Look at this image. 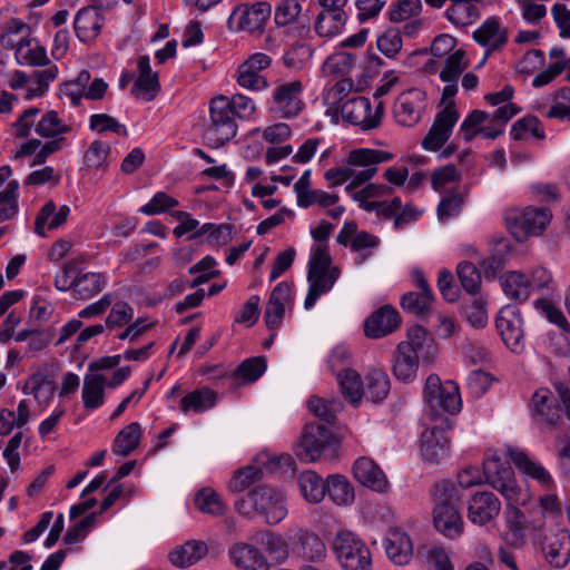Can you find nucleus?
<instances>
[{
    "mask_svg": "<svg viewBox=\"0 0 570 570\" xmlns=\"http://www.w3.org/2000/svg\"><path fill=\"white\" fill-rule=\"evenodd\" d=\"M423 395L430 424L421 434V454L424 461L439 463L449 450L445 431L450 429V423L445 414H456L462 407L459 386L452 381L442 383L436 374H430Z\"/></svg>",
    "mask_w": 570,
    "mask_h": 570,
    "instance_id": "obj_1",
    "label": "nucleus"
},
{
    "mask_svg": "<svg viewBox=\"0 0 570 570\" xmlns=\"http://www.w3.org/2000/svg\"><path fill=\"white\" fill-rule=\"evenodd\" d=\"M393 159V154L381 149L356 148L350 151L345 163L333 167L324 174V178L336 187L348 179L351 183L345 187L346 193H351L358 186L365 184L374 177L377 171V165Z\"/></svg>",
    "mask_w": 570,
    "mask_h": 570,
    "instance_id": "obj_2",
    "label": "nucleus"
},
{
    "mask_svg": "<svg viewBox=\"0 0 570 570\" xmlns=\"http://www.w3.org/2000/svg\"><path fill=\"white\" fill-rule=\"evenodd\" d=\"M238 513L248 519L259 515L267 524H277L287 515L285 497L279 490L258 484L234 503Z\"/></svg>",
    "mask_w": 570,
    "mask_h": 570,
    "instance_id": "obj_3",
    "label": "nucleus"
},
{
    "mask_svg": "<svg viewBox=\"0 0 570 570\" xmlns=\"http://www.w3.org/2000/svg\"><path fill=\"white\" fill-rule=\"evenodd\" d=\"M433 499L435 529L449 539L458 538L463 532V520L458 509L461 500L460 489L452 481L442 480L434 485Z\"/></svg>",
    "mask_w": 570,
    "mask_h": 570,
    "instance_id": "obj_4",
    "label": "nucleus"
},
{
    "mask_svg": "<svg viewBox=\"0 0 570 570\" xmlns=\"http://www.w3.org/2000/svg\"><path fill=\"white\" fill-rule=\"evenodd\" d=\"M331 262L326 245L318 244L313 248L307 271L308 292L304 302L306 309H311L338 279L341 271L337 266H332Z\"/></svg>",
    "mask_w": 570,
    "mask_h": 570,
    "instance_id": "obj_5",
    "label": "nucleus"
},
{
    "mask_svg": "<svg viewBox=\"0 0 570 570\" xmlns=\"http://www.w3.org/2000/svg\"><path fill=\"white\" fill-rule=\"evenodd\" d=\"M331 549L343 570H372L373 568L370 548L352 531H337L332 539Z\"/></svg>",
    "mask_w": 570,
    "mask_h": 570,
    "instance_id": "obj_6",
    "label": "nucleus"
},
{
    "mask_svg": "<svg viewBox=\"0 0 570 570\" xmlns=\"http://www.w3.org/2000/svg\"><path fill=\"white\" fill-rule=\"evenodd\" d=\"M237 134V122L229 100L218 96L209 102V119L205 122L204 138L210 147L219 148Z\"/></svg>",
    "mask_w": 570,
    "mask_h": 570,
    "instance_id": "obj_7",
    "label": "nucleus"
},
{
    "mask_svg": "<svg viewBox=\"0 0 570 570\" xmlns=\"http://www.w3.org/2000/svg\"><path fill=\"white\" fill-rule=\"evenodd\" d=\"M484 481L507 502L529 500V494L518 485L514 471L508 461L502 460L495 452L488 453L483 461Z\"/></svg>",
    "mask_w": 570,
    "mask_h": 570,
    "instance_id": "obj_8",
    "label": "nucleus"
},
{
    "mask_svg": "<svg viewBox=\"0 0 570 570\" xmlns=\"http://www.w3.org/2000/svg\"><path fill=\"white\" fill-rule=\"evenodd\" d=\"M303 83L299 80L277 81L267 100L268 112L276 118L292 119L304 108Z\"/></svg>",
    "mask_w": 570,
    "mask_h": 570,
    "instance_id": "obj_9",
    "label": "nucleus"
},
{
    "mask_svg": "<svg viewBox=\"0 0 570 570\" xmlns=\"http://www.w3.org/2000/svg\"><path fill=\"white\" fill-rule=\"evenodd\" d=\"M543 559L553 568H564L570 561V531L562 524L556 523L548 528L544 534L533 538Z\"/></svg>",
    "mask_w": 570,
    "mask_h": 570,
    "instance_id": "obj_10",
    "label": "nucleus"
},
{
    "mask_svg": "<svg viewBox=\"0 0 570 570\" xmlns=\"http://www.w3.org/2000/svg\"><path fill=\"white\" fill-rule=\"evenodd\" d=\"M551 218L552 214L549 208L529 206L522 210L510 213L505 222L515 239L522 242L530 236L541 235Z\"/></svg>",
    "mask_w": 570,
    "mask_h": 570,
    "instance_id": "obj_11",
    "label": "nucleus"
},
{
    "mask_svg": "<svg viewBox=\"0 0 570 570\" xmlns=\"http://www.w3.org/2000/svg\"><path fill=\"white\" fill-rule=\"evenodd\" d=\"M272 8L268 2L240 3L236 6L227 19L230 31H246L250 35H261L271 17Z\"/></svg>",
    "mask_w": 570,
    "mask_h": 570,
    "instance_id": "obj_12",
    "label": "nucleus"
},
{
    "mask_svg": "<svg viewBox=\"0 0 570 570\" xmlns=\"http://www.w3.org/2000/svg\"><path fill=\"white\" fill-rule=\"evenodd\" d=\"M334 443L335 438L324 423L311 422L305 425L295 445V454L305 463L315 462Z\"/></svg>",
    "mask_w": 570,
    "mask_h": 570,
    "instance_id": "obj_13",
    "label": "nucleus"
},
{
    "mask_svg": "<svg viewBox=\"0 0 570 570\" xmlns=\"http://www.w3.org/2000/svg\"><path fill=\"white\" fill-rule=\"evenodd\" d=\"M533 422L548 430L561 429L563 421L558 399L548 389H539L534 392L530 404Z\"/></svg>",
    "mask_w": 570,
    "mask_h": 570,
    "instance_id": "obj_14",
    "label": "nucleus"
},
{
    "mask_svg": "<svg viewBox=\"0 0 570 570\" xmlns=\"http://www.w3.org/2000/svg\"><path fill=\"white\" fill-rule=\"evenodd\" d=\"M342 117L352 125L360 126L363 130L379 126L383 114V102L380 101L372 111L371 101L366 97H352L340 105Z\"/></svg>",
    "mask_w": 570,
    "mask_h": 570,
    "instance_id": "obj_15",
    "label": "nucleus"
},
{
    "mask_svg": "<svg viewBox=\"0 0 570 570\" xmlns=\"http://www.w3.org/2000/svg\"><path fill=\"white\" fill-rule=\"evenodd\" d=\"M459 119V112L455 106L450 102L440 110L434 121L422 140L423 149L428 151L439 150L450 138L453 127Z\"/></svg>",
    "mask_w": 570,
    "mask_h": 570,
    "instance_id": "obj_16",
    "label": "nucleus"
},
{
    "mask_svg": "<svg viewBox=\"0 0 570 570\" xmlns=\"http://www.w3.org/2000/svg\"><path fill=\"white\" fill-rule=\"evenodd\" d=\"M523 320L514 307L502 308L495 320L497 330L507 347L514 353L524 348Z\"/></svg>",
    "mask_w": 570,
    "mask_h": 570,
    "instance_id": "obj_17",
    "label": "nucleus"
},
{
    "mask_svg": "<svg viewBox=\"0 0 570 570\" xmlns=\"http://www.w3.org/2000/svg\"><path fill=\"white\" fill-rule=\"evenodd\" d=\"M425 107V92L412 88L397 97L393 109L394 118L399 125L412 127L421 120Z\"/></svg>",
    "mask_w": 570,
    "mask_h": 570,
    "instance_id": "obj_18",
    "label": "nucleus"
},
{
    "mask_svg": "<svg viewBox=\"0 0 570 570\" xmlns=\"http://www.w3.org/2000/svg\"><path fill=\"white\" fill-rule=\"evenodd\" d=\"M501 502L490 491L475 492L468 504V518L478 525L492 522L500 513Z\"/></svg>",
    "mask_w": 570,
    "mask_h": 570,
    "instance_id": "obj_19",
    "label": "nucleus"
},
{
    "mask_svg": "<svg viewBox=\"0 0 570 570\" xmlns=\"http://www.w3.org/2000/svg\"><path fill=\"white\" fill-rule=\"evenodd\" d=\"M138 77L131 88V95L145 101L154 100L160 91L158 73L150 68L149 57L139 56L137 59Z\"/></svg>",
    "mask_w": 570,
    "mask_h": 570,
    "instance_id": "obj_20",
    "label": "nucleus"
},
{
    "mask_svg": "<svg viewBox=\"0 0 570 570\" xmlns=\"http://www.w3.org/2000/svg\"><path fill=\"white\" fill-rule=\"evenodd\" d=\"M104 23L105 17L96 7H83L75 17L76 36L81 42L94 41L100 35Z\"/></svg>",
    "mask_w": 570,
    "mask_h": 570,
    "instance_id": "obj_21",
    "label": "nucleus"
},
{
    "mask_svg": "<svg viewBox=\"0 0 570 570\" xmlns=\"http://www.w3.org/2000/svg\"><path fill=\"white\" fill-rule=\"evenodd\" d=\"M353 474L362 485L376 492H384L389 487L385 473L379 464L370 458H358L353 465Z\"/></svg>",
    "mask_w": 570,
    "mask_h": 570,
    "instance_id": "obj_22",
    "label": "nucleus"
},
{
    "mask_svg": "<svg viewBox=\"0 0 570 570\" xmlns=\"http://www.w3.org/2000/svg\"><path fill=\"white\" fill-rule=\"evenodd\" d=\"M401 323L399 313L391 306H383L365 321V335L380 338L394 332Z\"/></svg>",
    "mask_w": 570,
    "mask_h": 570,
    "instance_id": "obj_23",
    "label": "nucleus"
},
{
    "mask_svg": "<svg viewBox=\"0 0 570 570\" xmlns=\"http://www.w3.org/2000/svg\"><path fill=\"white\" fill-rule=\"evenodd\" d=\"M473 39L487 48V55L502 48L508 41L507 29L501 27L498 18H488L474 32Z\"/></svg>",
    "mask_w": 570,
    "mask_h": 570,
    "instance_id": "obj_24",
    "label": "nucleus"
},
{
    "mask_svg": "<svg viewBox=\"0 0 570 570\" xmlns=\"http://www.w3.org/2000/svg\"><path fill=\"white\" fill-rule=\"evenodd\" d=\"M507 453L523 474L535 480L543 489L550 490L554 485L551 474L540 463L532 461L523 451L509 446Z\"/></svg>",
    "mask_w": 570,
    "mask_h": 570,
    "instance_id": "obj_25",
    "label": "nucleus"
},
{
    "mask_svg": "<svg viewBox=\"0 0 570 570\" xmlns=\"http://www.w3.org/2000/svg\"><path fill=\"white\" fill-rule=\"evenodd\" d=\"M291 298V286L286 282L278 283L271 293L264 320L269 330H276L284 317L285 304Z\"/></svg>",
    "mask_w": 570,
    "mask_h": 570,
    "instance_id": "obj_26",
    "label": "nucleus"
},
{
    "mask_svg": "<svg viewBox=\"0 0 570 570\" xmlns=\"http://www.w3.org/2000/svg\"><path fill=\"white\" fill-rule=\"evenodd\" d=\"M228 554L232 562L240 570H269L266 558L253 544H234Z\"/></svg>",
    "mask_w": 570,
    "mask_h": 570,
    "instance_id": "obj_27",
    "label": "nucleus"
},
{
    "mask_svg": "<svg viewBox=\"0 0 570 570\" xmlns=\"http://www.w3.org/2000/svg\"><path fill=\"white\" fill-rule=\"evenodd\" d=\"M420 355L407 344H399L394 354L393 374L399 381L410 383L416 376Z\"/></svg>",
    "mask_w": 570,
    "mask_h": 570,
    "instance_id": "obj_28",
    "label": "nucleus"
},
{
    "mask_svg": "<svg viewBox=\"0 0 570 570\" xmlns=\"http://www.w3.org/2000/svg\"><path fill=\"white\" fill-rule=\"evenodd\" d=\"M385 551L395 564H406L413 554V546L410 537L397 529L391 530L385 540Z\"/></svg>",
    "mask_w": 570,
    "mask_h": 570,
    "instance_id": "obj_29",
    "label": "nucleus"
},
{
    "mask_svg": "<svg viewBox=\"0 0 570 570\" xmlns=\"http://www.w3.org/2000/svg\"><path fill=\"white\" fill-rule=\"evenodd\" d=\"M216 403L217 393L207 386H203L187 393L180 400L179 410L184 414H200L214 407Z\"/></svg>",
    "mask_w": 570,
    "mask_h": 570,
    "instance_id": "obj_30",
    "label": "nucleus"
},
{
    "mask_svg": "<svg viewBox=\"0 0 570 570\" xmlns=\"http://www.w3.org/2000/svg\"><path fill=\"white\" fill-rule=\"evenodd\" d=\"M70 214V208L62 205L56 212V204L52 200L47 202L39 210L35 222V233L40 237H46L45 226L49 229H56L63 225Z\"/></svg>",
    "mask_w": 570,
    "mask_h": 570,
    "instance_id": "obj_31",
    "label": "nucleus"
},
{
    "mask_svg": "<svg viewBox=\"0 0 570 570\" xmlns=\"http://www.w3.org/2000/svg\"><path fill=\"white\" fill-rule=\"evenodd\" d=\"M207 553L208 547L205 542L190 540L179 547H176L169 553V560L176 567L187 568L197 563Z\"/></svg>",
    "mask_w": 570,
    "mask_h": 570,
    "instance_id": "obj_32",
    "label": "nucleus"
},
{
    "mask_svg": "<svg viewBox=\"0 0 570 570\" xmlns=\"http://www.w3.org/2000/svg\"><path fill=\"white\" fill-rule=\"evenodd\" d=\"M503 293L512 301L524 302L531 291L529 278L517 271L507 272L500 276Z\"/></svg>",
    "mask_w": 570,
    "mask_h": 570,
    "instance_id": "obj_33",
    "label": "nucleus"
},
{
    "mask_svg": "<svg viewBox=\"0 0 570 570\" xmlns=\"http://www.w3.org/2000/svg\"><path fill=\"white\" fill-rule=\"evenodd\" d=\"M390 379L382 370H372L365 376V385L362 391L365 399L373 403H381L390 393Z\"/></svg>",
    "mask_w": 570,
    "mask_h": 570,
    "instance_id": "obj_34",
    "label": "nucleus"
},
{
    "mask_svg": "<svg viewBox=\"0 0 570 570\" xmlns=\"http://www.w3.org/2000/svg\"><path fill=\"white\" fill-rule=\"evenodd\" d=\"M480 1L481 0H452V4L445 11V17L455 26L471 24L480 17L478 8Z\"/></svg>",
    "mask_w": 570,
    "mask_h": 570,
    "instance_id": "obj_35",
    "label": "nucleus"
},
{
    "mask_svg": "<svg viewBox=\"0 0 570 570\" xmlns=\"http://www.w3.org/2000/svg\"><path fill=\"white\" fill-rule=\"evenodd\" d=\"M30 421V409L26 400L18 403L17 411L0 409V435H9L14 428L22 429Z\"/></svg>",
    "mask_w": 570,
    "mask_h": 570,
    "instance_id": "obj_36",
    "label": "nucleus"
},
{
    "mask_svg": "<svg viewBox=\"0 0 570 570\" xmlns=\"http://www.w3.org/2000/svg\"><path fill=\"white\" fill-rule=\"evenodd\" d=\"M106 377L101 374H87L83 379L82 402L87 410L98 409L105 400Z\"/></svg>",
    "mask_w": 570,
    "mask_h": 570,
    "instance_id": "obj_37",
    "label": "nucleus"
},
{
    "mask_svg": "<svg viewBox=\"0 0 570 570\" xmlns=\"http://www.w3.org/2000/svg\"><path fill=\"white\" fill-rule=\"evenodd\" d=\"M302 7L297 0H281L275 10V22L277 26H287L293 22L301 24L299 35L308 30V18L299 16Z\"/></svg>",
    "mask_w": 570,
    "mask_h": 570,
    "instance_id": "obj_38",
    "label": "nucleus"
},
{
    "mask_svg": "<svg viewBox=\"0 0 570 570\" xmlns=\"http://www.w3.org/2000/svg\"><path fill=\"white\" fill-rule=\"evenodd\" d=\"M297 553L306 561L320 562L326 557V546L316 533L303 531L298 534Z\"/></svg>",
    "mask_w": 570,
    "mask_h": 570,
    "instance_id": "obj_39",
    "label": "nucleus"
},
{
    "mask_svg": "<svg viewBox=\"0 0 570 570\" xmlns=\"http://www.w3.org/2000/svg\"><path fill=\"white\" fill-rule=\"evenodd\" d=\"M326 494L337 505H348L355 499L352 484L340 474H333L326 479Z\"/></svg>",
    "mask_w": 570,
    "mask_h": 570,
    "instance_id": "obj_40",
    "label": "nucleus"
},
{
    "mask_svg": "<svg viewBox=\"0 0 570 570\" xmlns=\"http://www.w3.org/2000/svg\"><path fill=\"white\" fill-rule=\"evenodd\" d=\"M141 435L140 424L132 422L118 432L112 442V452L128 456L139 444Z\"/></svg>",
    "mask_w": 570,
    "mask_h": 570,
    "instance_id": "obj_41",
    "label": "nucleus"
},
{
    "mask_svg": "<svg viewBox=\"0 0 570 570\" xmlns=\"http://www.w3.org/2000/svg\"><path fill=\"white\" fill-rule=\"evenodd\" d=\"M298 485L302 495L311 503H318L326 494V481L313 471L301 474Z\"/></svg>",
    "mask_w": 570,
    "mask_h": 570,
    "instance_id": "obj_42",
    "label": "nucleus"
},
{
    "mask_svg": "<svg viewBox=\"0 0 570 570\" xmlns=\"http://www.w3.org/2000/svg\"><path fill=\"white\" fill-rule=\"evenodd\" d=\"M347 20L346 13L320 11L314 29L320 37L332 38L341 33Z\"/></svg>",
    "mask_w": 570,
    "mask_h": 570,
    "instance_id": "obj_43",
    "label": "nucleus"
},
{
    "mask_svg": "<svg viewBox=\"0 0 570 570\" xmlns=\"http://www.w3.org/2000/svg\"><path fill=\"white\" fill-rule=\"evenodd\" d=\"M253 540L256 544L262 546L276 561H284L287 556V544L282 535L267 531L261 530L253 535Z\"/></svg>",
    "mask_w": 570,
    "mask_h": 570,
    "instance_id": "obj_44",
    "label": "nucleus"
},
{
    "mask_svg": "<svg viewBox=\"0 0 570 570\" xmlns=\"http://www.w3.org/2000/svg\"><path fill=\"white\" fill-rule=\"evenodd\" d=\"M342 394L352 404H357L362 399L363 384L358 373L352 368H345L336 374Z\"/></svg>",
    "mask_w": 570,
    "mask_h": 570,
    "instance_id": "obj_45",
    "label": "nucleus"
},
{
    "mask_svg": "<svg viewBox=\"0 0 570 570\" xmlns=\"http://www.w3.org/2000/svg\"><path fill=\"white\" fill-rule=\"evenodd\" d=\"M17 61L20 65L46 66L49 65L46 49L41 46L31 47V41L21 39L16 49Z\"/></svg>",
    "mask_w": 570,
    "mask_h": 570,
    "instance_id": "obj_46",
    "label": "nucleus"
},
{
    "mask_svg": "<svg viewBox=\"0 0 570 570\" xmlns=\"http://www.w3.org/2000/svg\"><path fill=\"white\" fill-rule=\"evenodd\" d=\"M56 386L41 373L31 375L24 384L23 393L33 394L39 403L47 404L52 399Z\"/></svg>",
    "mask_w": 570,
    "mask_h": 570,
    "instance_id": "obj_47",
    "label": "nucleus"
},
{
    "mask_svg": "<svg viewBox=\"0 0 570 570\" xmlns=\"http://www.w3.org/2000/svg\"><path fill=\"white\" fill-rule=\"evenodd\" d=\"M433 294L409 292L401 298V306L407 313L425 318L432 308Z\"/></svg>",
    "mask_w": 570,
    "mask_h": 570,
    "instance_id": "obj_48",
    "label": "nucleus"
},
{
    "mask_svg": "<svg viewBox=\"0 0 570 570\" xmlns=\"http://www.w3.org/2000/svg\"><path fill=\"white\" fill-rule=\"evenodd\" d=\"M266 367L267 363L264 356L249 357L235 368L233 377L243 383H254L264 374Z\"/></svg>",
    "mask_w": 570,
    "mask_h": 570,
    "instance_id": "obj_49",
    "label": "nucleus"
},
{
    "mask_svg": "<svg viewBox=\"0 0 570 570\" xmlns=\"http://www.w3.org/2000/svg\"><path fill=\"white\" fill-rule=\"evenodd\" d=\"M307 405L309 411L326 424L333 423L336 414L343 409L340 400H325L318 396H311Z\"/></svg>",
    "mask_w": 570,
    "mask_h": 570,
    "instance_id": "obj_50",
    "label": "nucleus"
},
{
    "mask_svg": "<svg viewBox=\"0 0 570 570\" xmlns=\"http://www.w3.org/2000/svg\"><path fill=\"white\" fill-rule=\"evenodd\" d=\"M527 501L528 500L507 502L504 511L505 523L515 542H523L525 531V514L517 504H525Z\"/></svg>",
    "mask_w": 570,
    "mask_h": 570,
    "instance_id": "obj_51",
    "label": "nucleus"
},
{
    "mask_svg": "<svg viewBox=\"0 0 570 570\" xmlns=\"http://www.w3.org/2000/svg\"><path fill=\"white\" fill-rule=\"evenodd\" d=\"M106 284L105 276L100 273H85L77 277L76 297L89 299L100 293Z\"/></svg>",
    "mask_w": 570,
    "mask_h": 570,
    "instance_id": "obj_52",
    "label": "nucleus"
},
{
    "mask_svg": "<svg viewBox=\"0 0 570 570\" xmlns=\"http://www.w3.org/2000/svg\"><path fill=\"white\" fill-rule=\"evenodd\" d=\"M58 68L56 65H49L45 70L33 71L31 75V83L27 88L26 99L41 97L49 87V83L56 79Z\"/></svg>",
    "mask_w": 570,
    "mask_h": 570,
    "instance_id": "obj_53",
    "label": "nucleus"
},
{
    "mask_svg": "<svg viewBox=\"0 0 570 570\" xmlns=\"http://www.w3.org/2000/svg\"><path fill=\"white\" fill-rule=\"evenodd\" d=\"M263 470L254 465H247L237 470L228 483L232 492H243L263 479Z\"/></svg>",
    "mask_w": 570,
    "mask_h": 570,
    "instance_id": "obj_54",
    "label": "nucleus"
},
{
    "mask_svg": "<svg viewBox=\"0 0 570 570\" xmlns=\"http://www.w3.org/2000/svg\"><path fill=\"white\" fill-rule=\"evenodd\" d=\"M461 286L470 295H476L481 288V273L471 262H461L456 267Z\"/></svg>",
    "mask_w": 570,
    "mask_h": 570,
    "instance_id": "obj_55",
    "label": "nucleus"
},
{
    "mask_svg": "<svg viewBox=\"0 0 570 570\" xmlns=\"http://www.w3.org/2000/svg\"><path fill=\"white\" fill-rule=\"evenodd\" d=\"M110 151L111 148L109 144L101 140H94L83 155V163L88 168H106L109 164Z\"/></svg>",
    "mask_w": 570,
    "mask_h": 570,
    "instance_id": "obj_56",
    "label": "nucleus"
},
{
    "mask_svg": "<svg viewBox=\"0 0 570 570\" xmlns=\"http://www.w3.org/2000/svg\"><path fill=\"white\" fill-rule=\"evenodd\" d=\"M356 56L351 52H336L331 55L324 62L323 69L334 76H345L354 67Z\"/></svg>",
    "mask_w": 570,
    "mask_h": 570,
    "instance_id": "obj_57",
    "label": "nucleus"
},
{
    "mask_svg": "<svg viewBox=\"0 0 570 570\" xmlns=\"http://www.w3.org/2000/svg\"><path fill=\"white\" fill-rule=\"evenodd\" d=\"M195 504L202 512L213 515H223L226 509L219 494L210 488L203 489L196 494Z\"/></svg>",
    "mask_w": 570,
    "mask_h": 570,
    "instance_id": "obj_58",
    "label": "nucleus"
},
{
    "mask_svg": "<svg viewBox=\"0 0 570 570\" xmlns=\"http://www.w3.org/2000/svg\"><path fill=\"white\" fill-rule=\"evenodd\" d=\"M89 128L98 134L111 131L119 136L127 137L128 131L125 125L108 114H94L90 116Z\"/></svg>",
    "mask_w": 570,
    "mask_h": 570,
    "instance_id": "obj_59",
    "label": "nucleus"
},
{
    "mask_svg": "<svg viewBox=\"0 0 570 570\" xmlns=\"http://www.w3.org/2000/svg\"><path fill=\"white\" fill-rule=\"evenodd\" d=\"M236 80L240 87L254 91H259L268 87L266 78L244 62L237 70Z\"/></svg>",
    "mask_w": 570,
    "mask_h": 570,
    "instance_id": "obj_60",
    "label": "nucleus"
},
{
    "mask_svg": "<svg viewBox=\"0 0 570 570\" xmlns=\"http://www.w3.org/2000/svg\"><path fill=\"white\" fill-rule=\"evenodd\" d=\"M525 132H531L538 139L544 138V129L540 120L535 116H525L517 120L510 131L512 139H523Z\"/></svg>",
    "mask_w": 570,
    "mask_h": 570,
    "instance_id": "obj_61",
    "label": "nucleus"
},
{
    "mask_svg": "<svg viewBox=\"0 0 570 570\" xmlns=\"http://www.w3.org/2000/svg\"><path fill=\"white\" fill-rule=\"evenodd\" d=\"M70 131V127L62 124L57 111L47 112L37 124L36 132L42 137H56Z\"/></svg>",
    "mask_w": 570,
    "mask_h": 570,
    "instance_id": "obj_62",
    "label": "nucleus"
},
{
    "mask_svg": "<svg viewBox=\"0 0 570 570\" xmlns=\"http://www.w3.org/2000/svg\"><path fill=\"white\" fill-rule=\"evenodd\" d=\"M421 11V0H397L393 3L389 18L392 22H402L416 17Z\"/></svg>",
    "mask_w": 570,
    "mask_h": 570,
    "instance_id": "obj_63",
    "label": "nucleus"
},
{
    "mask_svg": "<svg viewBox=\"0 0 570 570\" xmlns=\"http://www.w3.org/2000/svg\"><path fill=\"white\" fill-rule=\"evenodd\" d=\"M464 52L462 50H455L452 55H449L444 60V67L440 72V79L443 82H456L461 72L463 71L462 60Z\"/></svg>",
    "mask_w": 570,
    "mask_h": 570,
    "instance_id": "obj_64",
    "label": "nucleus"
}]
</instances>
